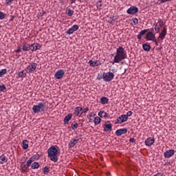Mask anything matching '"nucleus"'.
Segmentation results:
<instances>
[{"label":"nucleus","mask_w":176,"mask_h":176,"mask_svg":"<svg viewBox=\"0 0 176 176\" xmlns=\"http://www.w3.org/2000/svg\"><path fill=\"white\" fill-rule=\"evenodd\" d=\"M19 78H25L27 76V73H24V71L20 72L18 74Z\"/></svg>","instance_id":"72a5a7b5"},{"label":"nucleus","mask_w":176,"mask_h":176,"mask_svg":"<svg viewBox=\"0 0 176 176\" xmlns=\"http://www.w3.org/2000/svg\"><path fill=\"white\" fill-rule=\"evenodd\" d=\"M72 119V113H69L64 118V124H68L69 123L70 120Z\"/></svg>","instance_id":"4be33fe9"},{"label":"nucleus","mask_w":176,"mask_h":176,"mask_svg":"<svg viewBox=\"0 0 176 176\" xmlns=\"http://www.w3.org/2000/svg\"><path fill=\"white\" fill-rule=\"evenodd\" d=\"M146 32H148V30H142L139 34L138 35V39H140L141 40L142 39V35H145V34H146Z\"/></svg>","instance_id":"393cba45"},{"label":"nucleus","mask_w":176,"mask_h":176,"mask_svg":"<svg viewBox=\"0 0 176 176\" xmlns=\"http://www.w3.org/2000/svg\"><path fill=\"white\" fill-rule=\"evenodd\" d=\"M98 116H100V118H104V119L109 118V115L104 111H100L98 112Z\"/></svg>","instance_id":"412c9836"},{"label":"nucleus","mask_w":176,"mask_h":176,"mask_svg":"<svg viewBox=\"0 0 176 176\" xmlns=\"http://www.w3.org/2000/svg\"><path fill=\"white\" fill-rule=\"evenodd\" d=\"M129 142H135V139L134 138H131L129 139Z\"/></svg>","instance_id":"09e8293b"},{"label":"nucleus","mask_w":176,"mask_h":176,"mask_svg":"<svg viewBox=\"0 0 176 176\" xmlns=\"http://www.w3.org/2000/svg\"><path fill=\"white\" fill-rule=\"evenodd\" d=\"M88 119H89V122H91V118H93V113H89V116H87Z\"/></svg>","instance_id":"a18cd8bd"},{"label":"nucleus","mask_w":176,"mask_h":176,"mask_svg":"<svg viewBox=\"0 0 176 176\" xmlns=\"http://www.w3.org/2000/svg\"><path fill=\"white\" fill-rule=\"evenodd\" d=\"M21 173H27L25 168H21Z\"/></svg>","instance_id":"6e6d98bb"},{"label":"nucleus","mask_w":176,"mask_h":176,"mask_svg":"<svg viewBox=\"0 0 176 176\" xmlns=\"http://www.w3.org/2000/svg\"><path fill=\"white\" fill-rule=\"evenodd\" d=\"M87 111H89V108H87V107L82 109L80 115H82V113H86V112H87Z\"/></svg>","instance_id":"79ce46f5"},{"label":"nucleus","mask_w":176,"mask_h":176,"mask_svg":"<svg viewBox=\"0 0 176 176\" xmlns=\"http://www.w3.org/2000/svg\"><path fill=\"white\" fill-rule=\"evenodd\" d=\"M111 23H115V20H112V21H111Z\"/></svg>","instance_id":"052dcab7"},{"label":"nucleus","mask_w":176,"mask_h":176,"mask_svg":"<svg viewBox=\"0 0 176 176\" xmlns=\"http://www.w3.org/2000/svg\"><path fill=\"white\" fill-rule=\"evenodd\" d=\"M104 131H112V124H111V121H106L104 124L103 125Z\"/></svg>","instance_id":"1a4fd4ad"},{"label":"nucleus","mask_w":176,"mask_h":176,"mask_svg":"<svg viewBox=\"0 0 176 176\" xmlns=\"http://www.w3.org/2000/svg\"><path fill=\"white\" fill-rule=\"evenodd\" d=\"M45 109H46V102H38L37 105H34L32 107V111L34 113L45 112Z\"/></svg>","instance_id":"7ed1b4c3"},{"label":"nucleus","mask_w":176,"mask_h":176,"mask_svg":"<svg viewBox=\"0 0 176 176\" xmlns=\"http://www.w3.org/2000/svg\"><path fill=\"white\" fill-rule=\"evenodd\" d=\"M163 25H164V22H163L162 19H158V22L156 23L154 28L155 31L156 32H159L160 31V28H162Z\"/></svg>","instance_id":"0eeeda50"},{"label":"nucleus","mask_w":176,"mask_h":176,"mask_svg":"<svg viewBox=\"0 0 176 176\" xmlns=\"http://www.w3.org/2000/svg\"><path fill=\"white\" fill-rule=\"evenodd\" d=\"M124 122H127V116L123 114L117 118L116 124L119 123V124H122V123H124Z\"/></svg>","instance_id":"f8f14e48"},{"label":"nucleus","mask_w":176,"mask_h":176,"mask_svg":"<svg viewBox=\"0 0 176 176\" xmlns=\"http://www.w3.org/2000/svg\"><path fill=\"white\" fill-rule=\"evenodd\" d=\"M153 144H155V138H148L145 140V145H146V146H152Z\"/></svg>","instance_id":"2eb2a0df"},{"label":"nucleus","mask_w":176,"mask_h":176,"mask_svg":"<svg viewBox=\"0 0 176 176\" xmlns=\"http://www.w3.org/2000/svg\"><path fill=\"white\" fill-rule=\"evenodd\" d=\"M96 126L100 124L101 123V118L100 117H95L94 120Z\"/></svg>","instance_id":"7c9ffc66"},{"label":"nucleus","mask_w":176,"mask_h":176,"mask_svg":"<svg viewBox=\"0 0 176 176\" xmlns=\"http://www.w3.org/2000/svg\"><path fill=\"white\" fill-rule=\"evenodd\" d=\"M131 21L133 23L134 25H137V24H138V19L137 18H133Z\"/></svg>","instance_id":"4c0bfd02"},{"label":"nucleus","mask_w":176,"mask_h":176,"mask_svg":"<svg viewBox=\"0 0 176 176\" xmlns=\"http://www.w3.org/2000/svg\"><path fill=\"white\" fill-rule=\"evenodd\" d=\"M46 14V11L42 10L41 12H38L37 14V17L39 19V17H41V19H43V16Z\"/></svg>","instance_id":"2f4dec72"},{"label":"nucleus","mask_w":176,"mask_h":176,"mask_svg":"<svg viewBox=\"0 0 176 176\" xmlns=\"http://www.w3.org/2000/svg\"><path fill=\"white\" fill-rule=\"evenodd\" d=\"M78 2H82V0H78ZM76 0H71V3L72 4V3H76Z\"/></svg>","instance_id":"8fccbe9b"},{"label":"nucleus","mask_w":176,"mask_h":176,"mask_svg":"<svg viewBox=\"0 0 176 176\" xmlns=\"http://www.w3.org/2000/svg\"><path fill=\"white\" fill-rule=\"evenodd\" d=\"M23 149H28V140H25L22 142Z\"/></svg>","instance_id":"c85d7f7f"},{"label":"nucleus","mask_w":176,"mask_h":176,"mask_svg":"<svg viewBox=\"0 0 176 176\" xmlns=\"http://www.w3.org/2000/svg\"><path fill=\"white\" fill-rule=\"evenodd\" d=\"M127 131H128L127 128L120 129L116 131V135H117V137H120V135H123V134H126Z\"/></svg>","instance_id":"ddd939ff"},{"label":"nucleus","mask_w":176,"mask_h":176,"mask_svg":"<svg viewBox=\"0 0 176 176\" xmlns=\"http://www.w3.org/2000/svg\"><path fill=\"white\" fill-rule=\"evenodd\" d=\"M126 71H127V69H124V73H122V75H124V74H126Z\"/></svg>","instance_id":"13d9d810"},{"label":"nucleus","mask_w":176,"mask_h":176,"mask_svg":"<svg viewBox=\"0 0 176 176\" xmlns=\"http://www.w3.org/2000/svg\"><path fill=\"white\" fill-rule=\"evenodd\" d=\"M74 10H71V8H68L66 10V14H67V16H69V17H71V16H74Z\"/></svg>","instance_id":"cd10ccee"},{"label":"nucleus","mask_w":176,"mask_h":176,"mask_svg":"<svg viewBox=\"0 0 176 176\" xmlns=\"http://www.w3.org/2000/svg\"><path fill=\"white\" fill-rule=\"evenodd\" d=\"M78 123H76V124H74V123H72V130H76V129H78Z\"/></svg>","instance_id":"58836bf2"},{"label":"nucleus","mask_w":176,"mask_h":176,"mask_svg":"<svg viewBox=\"0 0 176 176\" xmlns=\"http://www.w3.org/2000/svg\"><path fill=\"white\" fill-rule=\"evenodd\" d=\"M25 167H27V164H24V162H22L21 164V168H25Z\"/></svg>","instance_id":"de8ad7c7"},{"label":"nucleus","mask_w":176,"mask_h":176,"mask_svg":"<svg viewBox=\"0 0 176 176\" xmlns=\"http://www.w3.org/2000/svg\"><path fill=\"white\" fill-rule=\"evenodd\" d=\"M41 164H39L38 162H34L33 164H32L31 168L32 170H35V168H39Z\"/></svg>","instance_id":"c756f323"},{"label":"nucleus","mask_w":176,"mask_h":176,"mask_svg":"<svg viewBox=\"0 0 176 176\" xmlns=\"http://www.w3.org/2000/svg\"><path fill=\"white\" fill-rule=\"evenodd\" d=\"M64 75H65V72L63 69H59L55 73L54 76L56 79H63Z\"/></svg>","instance_id":"9d476101"},{"label":"nucleus","mask_w":176,"mask_h":176,"mask_svg":"<svg viewBox=\"0 0 176 176\" xmlns=\"http://www.w3.org/2000/svg\"><path fill=\"white\" fill-rule=\"evenodd\" d=\"M126 57L127 54L126 53L124 48L123 47H119L117 49L116 54L114 56L113 63H120L122 60H124Z\"/></svg>","instance_id":"f03ea898"},{"label":"nucleus","mask_w":176,"mask_h":176,"mask_svg":"<svg viewBox=\"0 0 176 176\" xmlns=\"http://www.w3.org/2000/svg\"><path fill=\"white\" fill-rule=\"evenodd\" d=\"M100 102H101V104H108V102L109 101V99H108V98H107V97H102L101 98H100Z\"/></svg>","instance_id":"bb28decb"},{"label":"nucleus","mask_w":176,"mask_h":176,"mask_svg":"<svg viewBox=\"0 0 176 176\" xmlns=\"http://www.w3.org/2000/svg\"><path fill=\"white\" fill-rule=\"evenodd\" d=\"M48 157L54 163L58 162V155H60V148L57 146H52L47 150Z\"/></svg>","instance_id":"f257e3e1"},{"label":"nucleus","mask_w":176,"mask_h":176,"mask_svg":"<svg viewBox=\"0 0 176 176\" xmlns=\"http://www.w3.org/2000/svg\"><path fill=\"white\" fill-rule=\"evenodd\" d=\"M142 47L144 52H149V50H151V45L146 43L142 45Z\"/></svg>","instance_id":"b1692460"},{"label":"nucleus","mask_w":176,"mask_h":176,"mask_svg":"<svg viewBox=\"0 0 176 176\" xmlns=\"http://www.w3.org/2000/svg\"><path fill=\"white\" fill-rule=\"evenodd\" d=\"M37 156V160H39V157H41V155L39 154L36 155Z\"/></svg>","instance_id":"4d7b16f0"},{"label":"nucleus","mask_w":176,"mask_h":176,"mask_svg":"<svg viewBox=\"0 0 176 176\" xmlns=\"http://www.w3.org/2000/svg\"><path fill=\"white\" fill-rule=\"evenodd\" d=\"M37 157H38V155H34L32 156V157H30V159H31L33 162H35V160H37Z\"/></svg>","instance_id":"c03bdc74"},{"label":"nucleus","mask_w":176,"mask_h":176,"mask_svg":"<svg viewBox=\"0 0 176 176\" xmlns=\"http://www.w3.org/2000/svg\"><path fill=\"white\" fill-rule=\"evenodd\" d=\"M175 153V151H174V149H170V150L166 151L164 153V156L166 158H168V157H171V156H173Z\"/></svg>","instance_id":"dca6fc26"},{"label":"nucleus","mask_w":176,"mask_h":176,"mask_svg":"<svg viewBox=\"0 0 176 176\" xmlns=\"http://www.w3.org/2000/svg\"><path fill=\"white\" fill-rule=\"evenodd\" d=\"M126 13L128 14H136V13H138V8L136 6H131L126 10Z\"/></svg>","instance_id":"9b49d317"},{"label":"nucleus","mask_w":176,"mask_h":176,"mask_svg":"<svg viewBox=\"0 0 176 176\" xmlns=\"http://www.w3.org/2000/svg\"><path fill=\"white\" fill-rule=\"evenodd\" d=\"M166 35H167V28H164L162 31L160 33L158 38H160V39H162V41H163V39L166 38Z\"/></svg>","instance_id":"a211bd4d"},{"label":"nucleus","mask_w":176,"mask_h":176,"mask_svg":"<svg viewBox=\"0 0 176 176\" xmlns=\"http://www.w3.org/2000/svg\"><path fill=\"white\" fill-rule=\"evenodd\" d=\"M6 17V14L0 11V20H3Z\"/></svg>","instance_id":"c9c22d12"},{"label":"nucleus","mask_w":176,"mask_h":176,"mask_svg":"<svg viewBox=\"0 0 176 176\" xmlns=\"http://www.w3.org/2000/svg\"><path fill=\"white\" fill-rule=\"evenodd\" d=\"M30 166H28V164H26V167L25 168V170L28 172V168H30Z\"/></svg>","instance_id":"864d4df0"},{"label":"nucleus","mask_w":176,"mask_h":176,"mask_svg":"<svg viewBox=\"0 0 176 176\" xmlns=\"http://www.w3.org/2000/svg\"><path fill=\"white\" fill-rule=\"evenodd\" d=\"M111 175V173H107V175Z\"/></svg>","instance_id":"680f3d73"},{"label":"nucleus","mask_w":176,"mask_h":176,"mask_svg":"<svg viewBox=\"0 0 176 176\" xmlns=\"http://www.w3.org/2000/svg\"><path fill=\"white\" fill-rule=\"evenodd\" d=\"M4 163H8V157L3 154L1 156H0V164H3Z\"/></svg>","instance_id":"5701e85b"},{"label":"nucleus","mask_w":176,"mask_h":176,"mask_svg":"<svg viewBox=\"0 0 176 176\" xmlns=\"http://www.w3.org/2000/svg\"><path fill=\"white\" fill-rule=\"evenodd\" d=\"M0 91H6V86L4 84L0 85Z\"/></svg>","instance_id":"f704fd0d"},{"label":"nucleus","mask_w":176,"mask_h":176,"mask_svg":"<svg viewBox=\"0 0 176 176\" xmlns=\"http://www.w3.org/2000/svg\"><path fill=\"white\" fill-rule=\"evenodd\" d=\"M34 161L31 159V158H30L28 161H27V163H26V164H28V166H31V164H32V162H33Z\"/></svg>","instance_id":"37998d69"},{"label":"nucleus","mask_w":176,"mask_h":176,"mask_svg":"<svg viewBox=\"0 0 176 176\" xmlns=\"http://www.w3.org/2000/svg\"><path fill=\"white\" fill-rule=\"evenodd\" d=\"M32 52H36V50H39L42 45L39 43H33L30 45Z\"/></svg>","instance_id":"4468645a"},{"label":"nucleus","mask_w":176,"mask_h":176,"mask_svg":"<svg viewBox=\"0 0 176 176\" xmlns=\"http://www.w3.org/2000/svg\"><path fill=\"white\" fill-rule=\"evenodd\" d=\"M79 30V25H74L71 28L67 30V35H72L75 32V31H78Z\"/></svg>","instance_id":"6e6552de"},{"label":"nucleus","mask_w":176,"mask_h":176,"mask_svg":"<svg viewBox=\"0 0 176 176\" xmlns=\"http://www.w3.org/2000/svg\"><path fill=\"white\" fill-rule=\"evenodd\" d=\"M38 67V64L36 63H32L29 65L25 69L27 74H34L35 71H36V67Z\"/></svg>","instance_id":"20e7f679"},{"label":"nucleus","mask_w":176,"mask_h":176,"mask_svg":"<svg viewBox=\"0 0 176 176\" xmlns=\"http://www.w3.org/2000/svg\"><path fill=\"white\" fill-rule=\"evenodd\" d=\"M146 41H152V42H156V36L152 32H148L146 34Z\"/></svg>","instance_id":"423d86ee"},{"label":"nucleus","mask_w":176,"mask_h":176,"mask_svg":"<svg viewBox=\"0 0 176 176\" xmlns=\"http://www.w3.org/2000/svg\"><path fill=\"white\" fill-rule=\"evenodd\" d=\"M14 0H6V2L7 3V5H9V3L13 2Z\"/></svg>","instance_id":"3c124183"},{"label":"nucleus","mask_w":176,"mask_h":176,"mask_svg":"<svg viewBox=\"0 0 176 176\" xmlns=\"http://www.w3.org/2000/svg\"><path fill=\"white\" fill-rule=\"evenodd\" d=\"M8 70L6 69H2L1 70H0V78H2V76L6 74Z\"/></svg>","instance_id":"473e14b6"},{"label":"nucleus","mask_w":176,"mask_h":176,"mask_svg":"<svg viewBox=\"0 0 176 176\" xmlns=\"http://www.w3.org/2000/svg\"><path fill=\"white\" fill-rule=\"evenodd\" d=\"M22 50H23V52H28L29 50H31V45L30 44L24 45L22 47Z\"/></svg>","instance_id":"a878e982"},{"label":"nucleus","mask_w":176,"mask_h":176,"mask_svg":"<svg viewBox=\"0 0 176 176\" xmlns=\"http://www.w3.org/2000/svg\"><path fill=\"white\" fill-rule=\"evenodd\" d=\"M49 171H50V170L47 166L44 167L43 169V174H47L49 173Z\"/></svg>","instance_id":"e433bc0d"},{"label":"nucleus","mask_w":176,"mask_h":176,"mask_svg":"<svg viewBox=\"0 0 176 176\" xmlns=\"http://www.w3.org/2000/svg\"><path fill=\"white\" fill-rule=\"evenodd\" d=\"M102 76L104 82H111L113 78H115V74L111 72H109L107 73H103Z\"/></svg>","instance_id":"39448f33"},{"label":"nucleus","mask_w":176,"mask_h":176,"mask_svg":"<svg viewBox=\"0 0 176 176\" xmlns=\"http://www.w3.org/2000/svg\"><path fill=\"white\" fill-rule=\"evenodd\" d=\"M88 64H89L90 67H98V65H100L101 64V62H100V60H90L88 62Z\"/></svg>","instance_id":"f3484780"},{"label":"nucleus","mask_w":176,"mask_h":176,"mask_svg":"<svg viewBox=\"0 0 176 176\" xmlns=\"http://www.w3.org/2000/svg\"><path fill=\"white\" fill-rule=\"evenodd\" d=\"M97 79L98 80H101V79H103V76L102 75H100V74H98V77H97Z\"/></svg>","instance_id":"49530a36"},{"label":"nucleus","mask_w":176,"mask_h":176,"mask_svg":"<svg viewBox=\"0 0 176 176\" xmlns=\"http://www.w3.org/2000/svg\"><path fill=\"white\" fill-rule=\"evenodd\" d=\"M79 142V139H74L73 138L70 142L69 143V148H74L76 144Z\"/></svg>","instance_id":"6ab92c4d"},{"label":"nucleus","mask_w":176,"mask_h":176,"mask_svg":"<svg viewBox=\"0 0 176 176\" xmlns=\"http://www.w3.org/2000/svg\"><path fill=\"white\" fill-rule=\"evenodd\" d=\"M82 110L83 108L77 107L75 108L74 113L76 115V116H82V115H80V112H82Z\"/></svg>","instance_id":"aec40b11"},{"label":"nucleus","mask_w":176,"mask_h":176,"mask_svg":"<svg viewBox=\"0 0 176 176\" xmlns=\"http://www.w3.org/2000/svg\"><path fill=\"white\" fill-rule=\"evenodd\" d=\"M133 115V112L131 111H129L126 113L125 116H126V119H129V116H131Z\"/></svg>","instance_id":"a19ab883"},{"label":"nucleus","mask_w":176,"mask_h":176,"mask_svg":"<svg viewBox=\"0 0 176 176\" xmlns=\"http://www.w3.org/2000/svg\"><path fill=\"white\" fill-rule=\"evenodd\" d=\"M159 174H160V173H158L157 175H154V176H163V175H159Z\"/></svg>","instance_id":"bf43d9fd"},{"label":"nucleus","mask_w":176,"mask_h":176,"mask_svg":"<svg viewBox=\"0 0 176 176\" xmlns=\"http://www.w3.org/2000/svg\"><path fill=\"white\" fill-rule=\"evenodd\" d=\"M173 0H158V2L160 3H166V2H171Z\"/></svg>","instance_id":"ea45409f"},{"label":"nucleus","mask_w":176,"mask_h":176,"mask_svg":"<svg viewBox=\"0 0 176 176\" xmlns=\"http://www.w3.org/2000/svg\"><path fill=\"white\" fill-rule=\"evenodd\" d=\"M21 52V48H18L16 50H15L16 53H20Z\"/></svg>","instance_id":"603ef678"},{"label":"nucleus","mask_w":176,"mask_h":176,"mask_svg":"<svg viewBox=\"0 0 176 176\" xmlns=\"http://www.w3.org/2000/svg\"><path fill=\"white\" fill-rule=\"evenodd\" d=\"M155 43L156 46H159V43H157V40L155 38V41H153Z\"/></svg>","instance_id":"5fc2aeb1"}]
</instances>
